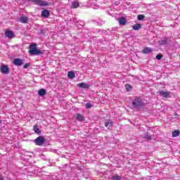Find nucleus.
<instances>
[{
    "label": "nucleus",
    "mask_w": 180,
    "mask_h": 180,
    "mask_svg": "<svg viewBox=\"0 0 180 180\" xmlns=\"http://www.w3.org/2000/svg\"><path fill=\"white\" fill-rule=\"evenodd\" d=\"M28 53L31 56H41V54H43L41 51L37 49V44L34 43L30 45V50Z\"/></svg>",
    "instance_id": "obj_1"
},
{
    "label": "nucleus",
    "mask_w": 180,
    "mask_h": 180,
    "mask_svg": "<svg viewBox=\"0 0 180 180\" xmlns=\"http://www.w3.org/2000/svg\"><path fill=\"white\" fill-rule=\"evenodd\" d=\"M144 105V102H143L141 97H136L132 101V105L134 108H136V109H139V108H143Z\"/></svg>",
    "instance_id": "obj_2"
},
{
    "label": "nucleus",
    "mask_w": 180,
    "mask_h": 180,
    "mask_svg": "<svg viewBox=\"0 0 180 180\" xmlns=\"http://www.w3.org/2000/svg\"><path fill=\"white\" fill-rule=\"evenodd\" d=\"M34 143L36 146L41 147V146H44V143H46V138L43 136H39L34 140Z\"/></svg>",
    "instance_id": "obj_3"
},
{
    "label": "nucleus",
    "mask_w": 180,
    "mask_h": 180,
    "mask_svg": "<svg viewBox=\"0 0 180 180\" xmlns=\"http://www.w3.org/2000/svg\"><path fill=\"white\" fill-rule=\"evenodd\" d=\"M0 71L1 74H4V75H8L9 72H11V69H9V67L5 64H2L0 67Z\"/></svg>",
    "instance_id": "obj_4"
},
{
    "label": "nucleus",
    "mask_w": 180,
    "mask_h": 180,
    "mask_svg": "<svg viewBox=\"0 0 180 180\" xmlns=\"http://www.w3.org/2000/svg\"><path fill=\"white\" fill-rule=\"evenodd\" d=\"M5 36L8 39H15V34L11 30H6L5 32Z\"/></svg>",
    "instance_id": "obj_5"
},
{
    "label": "nucleus",
    "mask_w": 180,
    "mask_h": 180,
    "mask_svg": "<svg viewBox=\"0 0 180 180\" xmlns=\"http://www.w3.org/2000/svg\"><path fill=\"white\" fill-rule=\"evenodd\" d=\"M13 65H16L17 67H21V65H23V59H20V58L14 59Z\"/></svg>",
    "instance_id": "obj_6"
},
{
    "label": "nucleus",
    "mask_w": 180,
    "mask_h": 180,
    "mask_svg": "<svg viewBox=\"0 0 180 180\" xmlns=\"http://www.w3.org/2000/svg\"><path fill=\"white\" fill-rule=\"evenodd\" d=\"M158 94H160V96H162L163 98H171L170 91H160L158 92Z\"/></svg>",
    "instance_id": "obj_7"
},
{
    "label": "nucleus",
    "mask_w": 180,
    "mask_h": 180,
    "mask_svg": "<svg viewBox=\"0 0 180 180\" xmlns=\"http://www.w3.org/2000/svg\"><path fill=\"white\" fill-rule=\"evenodd\" d=\"M77 86H79V88H82L83 89H89V88H91L89 84L85 83H79L77 84Z\"/></svg>",
    "instance_id": "obj_8"
},
{
    "label": "nucleus",
    "mask_w": 180,
    "mask_h": 180,
    "mask_svg": "<svg viewBox=\"0 0 180 180\" xmlns=\"http://www.w3.org/2000/svg\"><path fill=\"white\" fill-rule=\"evenodd\" d=\"M105 127H107V129H112V127H113V122H112V120H107L105 123H104Z\"/></svg>",
    "instance_id": "obj_9"
},
{
    "label": "nucleus",
    "mask_w": 180,
    "mask_h": 180,
    "mask_svg": "<svg viewBox=\"0 0 180 180\" xmlns=\"http://www.w3.org/2000/svg\"><path fill=\"white\" fill-rule=\"evenodd\" d=\"M158 44L160 46H165V44H168V39L167 37H165L163 39L160 40L158 41Z\"/></svg>",
    "instance_id": "obj_10"
},
{
    "label": "nucleus",
    "mask_w": 180,
    "mask_h": 180,
    "mask_svg": "<svg viewBox=\"0 0 180 180\" xmlns=\"http://www.w3.org/2000/svg\"><path fill=\"white\" fill-rule=\"evenodd\" d=\"M41 16H43V18H49V16H50V11L49 10L42 11Z\"/></svg>",
    "instance_id": "obj_11"
},
{
    "label": "nucleus",
    "mask_w": 180,
    "mask_h": 180,
    "mask_svg": "<svg viewBox=\"0 0 180 180\" xmlns=\"http://www.w3.org/2000/svg\"><path fill=\"white\" fill-rule=\"evenodd\" d=\"M127 22V21L126 20V18H124V17H122V18H119V23L122 26H124V25H126Z\"/></svg>",
    "instance_id": "obj_12"
},
{
    "label": "nucleus",
    "mask_w": 180,
    "mask_h": 180,
    "mask_svg": "<svg viewBox=\"0 0 180 180\" xmlns=\"http://www.w3.org/2000/svg\"><path fill=\"white\" fill-rule=\"evenodd\" d=\"M20 22L21 23H27V22H29V18L26 16H22L20 18Z\"/></svg>",
    "instance_id": "obj_13"
},
{
    "label": "nucleus",
    "mask_w": 180,
    "mask_h": 180,
    "mask_svg": "<svg viewBox=\"0 0 180 180\" xmlns=\"http://www.w3.org/2000/svg\"><path fill=\"white\" fill-rule=\"evenodd\" d=\"M68 77L70 79L75 78V72H74L73 71H69L68 72Z\"/></svg>",
    "instance_id": "obj_14"
},
{
    "label": "nucleus",
    "mask_w": 180,
    "mask_h": 180,
    "mask_svg": "<svg viewBox=\"0 0 180 180\" xmlns=\"http://www.w3.org/2000/svg\"><path fill=\"white\" fill-rule=\"evenodd\" d=\"M77 120H79V122H84L85 120V117H84V115L78 113L76 117Z\"/></svg>",
    "instance_id": "obj_15"
},
{
    "label": "nucleus",
    "mask_w": 180,
    "mask_h": 180,
    "mask_svg": "<svg viewBox=\"0 0 180 180\" xmlns=\"http://www.w3.org/2000/svg\"><path fill=\"white\" fill-rule=\"evenodd\" d=\"M142 52L144 53V54H148L150 53H152L153 52V49L148 48V47H146L143 49Z\"/></svg>",
    "instance_id": "obj_16"
},
{
    "label": "nucleus",
    "mask_w": 180,
    "mask_h": 180,
    "mask_svg": "<svg viewBox=\"0 0 180 180\" xmlns=\"http://www.w3.org/2000/svg\"><path fill=\"white\" fill-rule=\"evenodd\" d=\"M46 94H47V91L44 89H41L38 91V94L39 95V96H44V95H46Z\"/></svg>",
    "instance_id": "obj_17"
},
{
    "label": "nucleus",
    "mask_w": 180,
    "mask_h": 180,
    "mask_svg": "<svg viewBox=\"0 0 180 180\" xmlns=\"http://www.w3.org/2000/svg\"><path fill=\"white\" fill-rule=\"evenodd\" d=\"M72 6L73 9H77V8H79V2L78 1H73L72 3Z\"/></svg>",
    "instance_id": "obj_18"
},
{
    "label": "nucleus",
    "mask_w": 180,
    "mask_h": 180,
    "mask_svg": "<svg viewBox=\"0 0 180 180\" xmlns=\"http://www.w3.org/2000/svg\"><path fill=\"white\" fill-rule=\"evenodd\" d=\"M134 30H140L141 29V24H135L132 26Z\"/></svg>",
    "instance_id": "obj_19"
},
{
    "label": "nucleus",
    "mask_w": 180,
    "mask_h": 180,
    "mask_svg": "<svg viewBox=\"0 0 180 180\" xmlns=\"http://www.w3.org/2000/svg\"><path fill=\"white\" fill-rule=\"evenodd\" d=\"M33 130H34V133H37V134H40L41 133V131H40V129H39L37 125L34 126Z\"/></svg>",
    "instance_id": "obj_20"
},
{
    "label": "nucleus",
    "mask_w": 180,
    "mask_h": 180,
    "mask_svg": "<svg viewBox=\"0 0 180 180\" xmlns=\"http://www.w3.org/2000/svg\"><path fill=\"white\" fill-rule=\"evenodd\" d=\"M180 134V131L176 129V130H174V131H172V137H178V136H179Z\"/></svg>",
    "instance_id": "obj_21"
},
{
    "label": "nucleus",
    "mask_w": 180,
    "mask_h": 180,
    "mask_svg": "<svg viewBox=\"0 0 180 180\" xmlns=\"http://www.w3.org/2000/svg\"><path fill=\"white\" fill-rule=\"evenodd\" d=\"M112 180H120L122 178L118 175H115L112 176Z\"/></svg>",
    "instance_id": "obj_22"
},
{
    "label": "nucleus",
    "mask_w": 180,
    "mask_h": 180,
    "mask_svg": "<svg viewBox=\"0 0 180 180\" xmlns=\"http://www.w3.org/2000/svg\"><path fill=\"white\" fill-rule=\"evenodd\" d=\"M125 88L127 89V92H129L130 91V89H131V86L130 84H126L125 85Z\"/></svg>",
    "instance_id": "obj_23"
},
{
    "label": "nucleus",
    "mask_w": 180,
    "mask_h": 180,
    "mask_svg": "<svg viewBox=\"0 0 180 180\" xmlns=\"http://www.w3.org/2000/svg\"><path fill=\"white\" fill-rule=\"evenodd\" d=\"M137 19H138V20H143V19H144V15H142V14L139 15L137 16Z\"/></svg>",
    "instance_id": "obj_24"
},
{
    "label": "nucleus",
    "mask_w": 180,
    "mask_h": 180,
    "mask_svg": "<svg viewBox=\"0 0 180 180\" xmlns=\"http://www.w3.org/2000/svg\"><path fill=\"white\" fill-rule=\"evenodd\" d=\"M86 109H91V108H92V104H91L90 103H87L86 104Z\"/></svg>",
    "instance_id": "obj_25"
},
{
    "label": "nucleus",
    "mask_w": 180,
    "mask_h": 180,
    "mask_svg": "<svg viewBox=\"0 0 180 180\" xmlns=\"http://www.w3.org/2000/svg\"><path fill=\"white\" fill-rule=\"evenodd\" d=\"M162 58V54H158L156 56V59L157 60H161Z\"/></svg>",
    "instance_id": "obj_26"
},
{
    "label": "nucleus",
    "mask_w": 180,
    "mask_h": 180,
    "mask_svg": "<svg viewBox=\"0 0 180 180\" xmlns=\"http://www.w3.org/2000/svg\"><path fill=\"white\" fill-rule=\"evenodd\" d=\"M28 67H30V63H27V64H25V65L23 66V68L26 69V68H27Z\"/></svg>",
    "instance_id": "obj_27"
},
{
    "label": "nucleus",
    "mask_w": 180,
    "mask_h": 180,
    "mask_svg": "<svg viewBox=\"0 0 180 180\" xmlns=\"http://www.w3.org/2000/svg\"><path fill=\"white\" fill-rule=\"evenodd\" d=\"M146 139H148V140H151V136H146Z\"/></svg>",
    "instance_id": "obj_28"
},
{
    "label": "nucleus",
    "mask_w": 180,
    "mask_h": 180,
    "mask_svg": "<svg viewBox=\"0 0 180 180\" xmlns=\"http://www.w3.org/2000/svg\"><path fill=\"white\" fill-rule=\"evenodd\" d=\"M0 180H4V177L0 176Z\"/></svg>",
    "instance_id": "obj_29"
},
{
    "label": "nucleus",
    "mask_w": 180,
    "mask_h": 180,
    "mask_svg": "<svg viewBox=\"0 0 180 180\" xmlns=\"http://www.w3.org/2000/svg\"><path fill=\"white\" fill-rule=\"evenodd\" d=\"M1 123H2V120H0V124H1Z\"/></svg>",
    "instance_id": "obj_30"
}]
</instances>
